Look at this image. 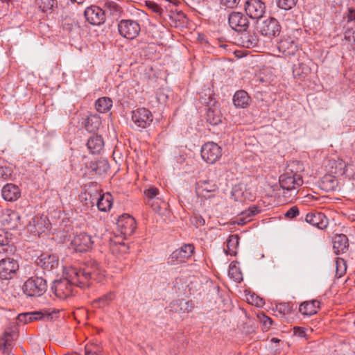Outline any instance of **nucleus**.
Instances as JSON below:
<instances>
[{"label": "nucleus", "instance_id": "f257e3e1", "mask_svg": "<svg viewBox=\"0 0 355 355\" xmlns=\"http://www.w3.org/2000/svg\"><path fill=\"white\" fill-rule=\"evenodd\" d=\"M80 277L75 270H69L67 277L53 281L51 290L55 296L60 300H65L74 295V288L80 287Z\"/></svg>", "mask_w": 355, "mask_h": 355}, {"label": "nucleus", "instance_id": "f03ea898", "mask_svg": "<svg viewBox=\"0 0 355 355\" xmlns=\"http://www.w3.org/2000/svg\"><path fill=\"white\" fill-rule=\"evenodd\" d=\"M70 270H76L80 282V288L89 286V281L94 279L101 282L104 277L103 271L100 269L98 263L95 261L85 262L84 266L80 268H72Z\"/></svg>", "mask_w": 355, "mask_h": 355}, {"label": "nucleus", "instance_id": "7ed1b4c3", "mask_svg": "<svg viewBox=\"0 0 355 355\" xmlns=\"http://www.w3.org/2000/svg\"><path fill=\"white\" fill-rule=\"evenodd\" d=\"M300 162H293L289 164L285 172L279 176V182L280 187L287 191L296 189L303 184L302 176L297 172L293 171V166L299 165Z\"/></svg>", "mask_w": 355, "mask_h": 355}, {"label": "nucleus", "instance_id": "20e7f679", "mask_svg": "<svg viewBox=\"0 0 355 355\" xmlns=\"http://www.w3.org/2000/svg\"><path fill=\"white\" fill-rule=\"evenodd\" d=\"M22 290L28 297H38L43 295L47 290V282L43 277L33 276L29 277L24 284Z\"/></svg>", "mask_w": 355, "mask_h": 355}, {"label": "nucleus", "instance_id": "39448f33", "mask_svg": "<svg viewBox=\"0 0 355 355\" xmlns=\"http://www.w3.org/2000/svg\"><path fill=\"white\" fill-rule=\"evenodd\" d=\"M11 255L0 250V278L1 279H12L19 270V263L17 260L10 257Z\"/></svg>", "mask_w": 355, "mask_h": 355}, {"label": "nucleus", "instance_id": "423d86ee", "mask_svg": "<svg viewBox=\"0 0 355 355\" xmlns=\"http://www.w3.org/2000/svg\"><path fill=\"white\" fill-rule=\"evenodd\" d=\"M228 23L231 28L236 32H245L250 24L247 15L236 11L230 13Z\"/></svg>", "mask_w": 355, "mask_h": 355}, {"label": "nucleus", "instance_id": "0eeeda50", "mask_svg": "<svg viewBox=\"0 0 355 355\" xmlns=\"http://www.w3.org/2000/svg\"><path fill=\"white\" fill-rule=\"evenodd\" d=\"M119 32L125 38L132 40L135 38L140 32V26L133 20H121L118 24Z\"/></svg>", "mask_w": 355, "mask_h": 355}, {"label": "nucleus", "instance_id": "6e6552de", "mask_svg": "<svg viewBox=\"0 0 355 355\" xmlns=\"http://www.w3.org/2000/svg\"><path fill=\"white\" fill-rule=\"evenodd\" d=\"M221 155V148L214 142H207L202 147V158L207 163H215Z\"/></svg>", "mask_w": 355, "mask_h": 355}, {"label": "nucleus", "instance_id": "1a4fd4ad", "mask_svg": "<svg viewBox=\"0 0 355 355\" xmlns=\"http://www.w3.org/2000/svg\"><path fill=\"white\" fill-rule=\"evenodd\" d=\"M153 119L151 112L146 108H139L132 112V121L137 127L141 129L149 126Z\"/></svg>", "mask_w": 355, "mask_h": 355}, {"label": "nucleus", "instance_id": "9d476101", "mask_svg": "<svg viewBox=\"0 0 355 355\" xmlns=\"http://www.w3.org/2000/svg\"><path fill=\"white\" fill-rule=\"evenodd\" d=\"M246 15L252 19L262 17L266 11V5L261 0H248L244 6Z\"/></svg>", "mask_w": 355, "mask_h": 355}, {"label": "nucleus", "instance_id": "9b49d317", "mask_svg": "<svg viewBox=\"0 0 355 355\" xmlns=\"http://www.w3.org/2000/svg\"><path fill=\"white\" fill-rule=\"evenodd\" d=\"M84 15L86 20L92 25H101L105 20V10L96 6L87 8Z\"/></svg>", "mask_w": 355, "mask_h": 355}, {"label": "nucleus", "instance_id": "f8f14e48", "mask_svg": "<svg viewBox=\"0 0 355 355\" xmlns=\"http://www.w3.org/2000/svg\"><path fill=\"white\" fill-rule=\"evenodd\" d=\"M93 243L91 236L85 232L74 236L71 243L74 250L79 252H87L92 249Z\"/></svg>", "mask_w": 355, "mask_h": 355}, {"label": "nucleus", "instance_id": "ddd939ff", "mask_svg": "<svg viewBox=\"0 0 355 355\" xmlns=\"http://www.w3.org/2000/svg\"><path fill=\"white\" fill-rule=\"evenodd\" d=\"M116 225L121 234L124 236L132 235L136 229L135 218L128 214H124L119 216Z\"/></svg>", "mask_w": 355, "mask_h": 355}, {"label": "nucleus", "instance_id": "4468645a", "mask_svg": "<svg viewBox=\"0 0 355 355\" xmlns=\"http://www.w3.org/2000/svg\"><path fill=\"white\" fill-rule=\"evenodd\" d=\"M90 198V203L93 205L96 202V205L101 211H107L112 207V196L108 193L101 195L98 193L97 190H95L94 196L91 194Z\"/></svg>", "mask_w": 355, "mask_h": 355}, {"label": "nucleus", "instance_id": "2eb2a0df", "mask_svg": "<svg viewBox=\"0 0 355 355\" xmlns=\"http://www.w3.org/2000/svg\"><path fill=\"white\" fill-rule=\"evenodd\" d=\"M259 28L263 35L269 37L278 35L281 31V26L278 21L273 17H269L263 21Z\"/></svg>", "mask_w": 355, "mask_h": 355}, {"label": "nucleus", "instance_id": "dca6fc26", "mask_svg": "<svg viewBox=\"0 0 355 355\" xmlns=\"http://www.w3.org/2000/svg\"><path fill=\"white\" fill-rule=\"evenodd\" d=\"M194 246L193 244H184L180 248L175 250L171 254L169 259L174 264V262L182 263L191 257L194 252Z\"/></svg>", "mask_w": 355, "mask_h": 355}, {"label": "nucleus", "instance_id": "f3484780", "mask_svg": "<svg viewBox=\"0 0 355 355\" xmlns=\"http://www.w3.org/2000/svg\"><path fill=\"white\" fill-rule=\"evenodd\" d=\"M37 265L46 271L58 268L59 259L55 254H42L35 261Z\"/></svg>", "mask_w": 355, "mask_h": 355}, {"label": "nucleus", "instance_id": "a211bd4d", "mask_svg": "<svg viewBox=\"0 0 355 355\" xmlns=\"http://www.w3.org/2000/svg\"><path fill=\"white\" fill-rule=\"evenodd\" d=\"M49 223L44 216H35L29 222L28 229L35 235L40 236L49 227Z\"/></svg>", "mask_w": 355, "mask_h": 355}, {"label": "nucleus", "instance_id": "6ab92c4d", "mask_svg": "<svg viewBox=\"0 0 355 355\" xmlns=\"http://www.w3.org/2000/svg\"><path fill=\"white\" fill-rule=\"evenodd\" d=\"M305 221L320 230L325 229L328 224V218L321 212H309L306 215Z\"/></svg>", "mask_w": 355, "mask_h": 355}, {"label": "nucleus", "instance_id": "aec40b11", "mask_svg": "<svg viewBox=\"0 0 355 355\" xmlns=\"http://www.w3.org/2000/svg\"><path fill=\"white\" fill-rule=\"evenodd\" d=\"M1 195L5 200L14 202L21 196V191L17 185L7 184L2 188Z\"/></svg>", "mask_w": 355, "mask_h": 355}, {"label": "nucleus", "instance_id": "412c9836", "mask_svg": "<svg viewBox=\"0 0 355 355\" xmlns=\"http://www.w3.org/2000/svg\"><path fill=\"white\" fill-rule=\"evenodd\" d=\"M218 189V186L214 180H199L196 183V191L198 196H205L204 192H214Z\"/></svg>", "mask_w": 355, "mask_h": 355}, {"label": "nucleus", "instance_id": "4be33fe9", "mask_svg": "<svg viewBox=\"0 0 355 355\" xmlns=\"http://www.w3.org/2000/svg\"><path fill=\"white\" fill-rule=\"evenodd\" d=\"M320 302L316 300L306 301L300 305L299 311L304 315H312L320 309Z\"/></svg>", "mask_w": 355, "mask_h": 355}, {"label": "nucleus", "instance_id": "5701e85b", "mask_svg": "<svg viewBox=\"0 0 355 355\" xmlns=\"http://www.w3.org/2000/svg\"><path fill=\"white\" fill-rule=\"evenodd\" d=\"M349 247L348 239L346 235L337 234L333 239V248L336 254L345 252Z\"/></svg>", "mask_w": 355, "mask_h": 355}, {"label": "nucleus", "instance_id": "b1692460", "mask_svg": "<svg viewBox=\"0 0 355 355\" xmlns=\"http://www.w3.org/2000/svg\"><path fill=\"white\" fill-rule=\"evenodd\" d=\"M15 334L13 332H5L0 338V349L4 354H9L13 347Z\"/></svg>", "mask_w": 355, "mask_h": 355}, {"label": "nucleus", "instance_id": "393cba45", "mask_svg": "<svg viewBox=\"0 0 355 355\" xmlns=\"http://www.w3.org/2000/svg\"><path fill=\"white\" fill-rule=\"evenodd\" d=\"M241 45L245 48H254L258 46L259 38L255 33H244L240 37Z\"/></svg>", "mask_w": 355, "mask_h": 355}, {"label": "nucleus", "instance_id": "a878e982", "mask_svg": "<svg viewBox=\"0 0 355 355\" xmlns=\"http://www.w3.org/2000/svg\"><path fill=\"white\" fill-rule=\"evenodd\" d=\"M250 97L244 90L237 91L233 96V103L236 107H246L250 105Z\"/></svg>", "mask_w": 355, "mask_h": 355}, {"label": "nucleus", "instance_id": "bb28decb", "mask_svg": "<svg viewBox=\"0 0 355 355\" xmlns=\"http://www.w3.org/2000/svg\"><path fill=\"white\" fill-rule=\"evenodd\" d=\"M87 146L92 154L99 153L104 146L103 139L99 135L90 137L87 141Z\"/></svg>", "mask_w": 355, "mask_h": 355}, {"label": "nucleus", "instance_id": "cd10ccee", "mask_svg": "<svg viewBox=\"0 0 355 355\" xmlns=\"http://www.w3.org/2000/svg\"><path fill=\"white\" fill-rule=\"evenodd\" d=\"M115 297V293L110 291L101 297L94 300L92 302V305L94 308L96 309L103 308L108 306L114 300Z\"/></svg>", "mask_w": 355, "mask_h": 355}, {"label": "nucleus", "instance_id": "c85d7f7f", "mask_svg": "<svg viewBox=\"0 0 355 355\" xmlns=\"http://www.w3.org/2000/svg\"><path fill=\"white\" fill-rule=\"evenodd\" d=\"M19 219L17 213L10 210H7L3 213L1 216V221L3 225L8 227H14L17 225V221Z\"/></svg>", "mask_w": 355, "mask_h": 355}, {"label": "nucleus", "instance_id": "c756f323", "mask_svg": "<svg viewBox=\"0 0 355 355\" xmlns=\"http://www.w3.org/2000/svg\"><path fill=\"white\" fill-rule=\"evenodd\" d=\"M33 320H42V319H52L53 318V314H57L59 313V310H57L54 308H49V309H43L40 311H34V312H30Z\"/></svg>", "mask_w": 355, "mask_h": 355}, {"label": "nucleus", "instance_id": "7c9ffc66", "mask_svg": "<svg viewBox=\"0 0 355 355\" xmlns=\"http://www.w3.org/2000/svg\"><path fill=\"white\" fill-rule=\"evenodd\" d=\"M279 49L286 55H294L297 49V46L291 38H287L280 42Z\"/></svg>", "mask_w": 355, "mask_h": 355}, {"label": "nucleus", "instance_id": "2f4dec72", "mask_svg": "<svg viewBox=\"0 0 355 355\" xmlns=\"http://www.w3.org/2000/svg\"><path fill=\"white\" fill-rule=\"evenodd\" d=\"M259 212L257 206L250 207L247 210L243 211L237 218L238 225H243L251 220V218Z\"/></svg>", "mask_w": 355, "mask_h": 355}, {"label": "nucleus", "instance_id": "473e14b6", "mask_svg": "<svg viewBox=\"0 0 355 355\" xmlns=\"http://www.w3.org/2000/svg\"><path fill=\"white\" fill-rule=\"evenodd\" d=\"M7 232L0 229V248L1 251H3L8 254H13L16 249L12 245H10L7 237Z\"/></svg>", "mask_w": 355, "mask_h": 355}, {"label": "nucleus", "instance_id": "72a5a7b5", "mask_svg": "<svg viewBox=\"0 0 355 355\" xmlns=\"http://www.w3.org/2000/svg\"><path fill=\"white\" fill-rule=\"evenodd\" d=\"M112 107V101L109 97H101L95 102V107L100 113L107 112Z\"/></svg>", "mask_w": 355, "mask_h": 355}, {"label": "nucleus", "instance_id": "f704fd0d", "mask_svg": "<svg viewBox=\"0 0 355 355\" xmlns=\"http://www.w3.org/2000/svg\"><path fill=\"white\" fill-rule=\"evenodd\" d=\"M239 244V236L237 234H232L227 241V248L225 252L227 254L234 256L236 254V249Z\"/></svg>", "mask_w": 355, "mask_h": 355}, {"label": "nucleus", "instance_id": "c9c22d12", "mask_svg": "<svg viewBox=\"0 0 355 355\" xmlns=\"http://www.w3.org/2000/svg\"><path fill=\"white\" fill-rule=\"evenodd\" d=\"M228 276L236 282H240L243 280L242 273L240 268L237 266V263L232 262L230 264Z\"/></svg>", "mask_w": 355, "mask_h": 355}, {"label": "nucleus", "instance_id": "e433bc0d", "mask_svg": "<svg viewBox=\"0 0 355 355\" xmlns=\"http://www.w3.org/2000/svg\"><path fill=\"white\" fill-rule=\"evenodd\" d=\"M206 120L211 125H215L220 123L221 116L220 112L211 108H208L206 113Z\"/></svg>", "mask_w": 355, "mask_h": 355}, {"label": "nucleus", "instance_id": "4c0bfd02", "mask_svg": "<svg viewBox=\"0 0 355 355\" xmlns=\"http://www.w3.org/2000/svg\"><path fill=\"white\" fill-rule=\"evenodd\" d=\"M77 26H78V24L74 21V19H71L70 17H66L62 19V27L64 31L71 32Z\"/></svg>", "mask_w": 355, "mask_h": 355}, {"label": "nucleus", "instance_id": "58836bf2", "mask_svg": "<svg viewBox=\"0 0 355 355\" xmlns=\"http://www.w3.org/2000/svg\"><path fill=\"white\" fill-rule=\"evenodd\" d=\"M298 0H276L277 6L283 10H288L293 8Z\"/></svg>", "mask_w": 355, "mask_h": 355}, {"label": "nucleus", "instance_id": "ea45409f", "mask_svg": "<svg viewBox=\"0 0 355 355\" xmlns=\"http://www.w3.org/2000/svg\"><path fill=\"white\" fill-rule=\"evenodd\" d=\"M322 183L324 187H325L324 189L330 190L334 189V187L337 185V180L332 176L327 175L324 177Z\"/></svg>", "mask_w": 355, "mask_h": 355}, {"label": "nucleus", "instance_id": "a19ab883", "mask_svg": "<svg viewBox=\"0 0 355 355\" xmlns=\"http://www.w3.org/2000/svg\"><path fill=\"white\" fill-rule=\"evenodd\" d=\"M212 91L207 89L200 94V101L202 104L209 105L212 101Z\"/></svg>", "mask_w": 355, "mask_h": 355}, {"label": "nucleus", "instance_id": "79ce46f5", "mask_svg": "<svg viewBox=\"0 0 355 355\" xmlns=\"http://www.w3.org/2000/svg\"><path fill=\"white\" fill-rule=\"evenodd\" d=\"M275 310L281 315L289 314L292 311V306L288 303H280L276 305Z\"/></svg>", "mask_w": 355, "mask_h": 355}, {"label": "nucleus", "instance_id": "37998d69", "mask_svg": "<svg viewBox=\"0 0 355 355\" xmlns=\"http://www.w3.org/2000/svg\"><path fill=\"white\" fill-rule=\"evenodd\" d=\"M105 12L107 11L110 15H116L120 12V7L114 1L105 2Z\"/></svg>", "mask_w": 355, "mask_h": 355}, {"label": "nucleus", "instance_id": "c03bdc74", "mask_svg": "<svg viewBox=\"0 0 355 355\" xmlns=\"http://www.w3.org/2000/svg\"><path fill=\"white\" fill-rule=\"evenodd\" d=\"M247 301L249 304L256 306H262L264 304L263 300L255 294H251L247 296Z\"/></svg>", "mask_w": 355, "mask_h": 355}, {"label": "nucleus", "instance_id": "a18cd8bd", "mask_svg": "<svg viewBox=\"0 0 355 355\" xmlns=\"http://www.w3.org/2000/svg\"><path fill=\"white\" fill-rule=\"evenodd\" d=\"M100 347L97 345L89 344L85 347V355H99Z\"/></svg>", "mask_w": 355, "mask_h": 355}, {"label": "nucleus", "instance_id": "49530a36", "mask_svg": "<svg viewBox=\"0 0 355 355\" xmlns=\"http://www.w3.org/2000/svg\"><path fill=\"white\" fill-rule=\"evenodd\" d=\"M12 174V170L8 166L0 167V179L3 180H8Z\"/></svg>", "mask_w": 355, "mask_h": 355}, {"label": "nucleus", "instance_id": "de8ad7c7", "mask_svg": "<svg viewBox=\"0 0 355 355\" xmlns=\"http://www.w3.org/2000/svg\"><path fill=\"white\" fill-rule=\"evenodd\" d=\"M39 1H40V8L44 12L51 10L53 6V0H39Z\"/></svg>", "mask_w": 355, "mask_h": 355}, {"label": "nucleus", "instance_id": "09e8293b", "mask_svg": "<svg viewBox=\"0 0 355 355\" xmlns=\"http://www.w3.org/2000/svg\"><path fill=\"white\" fill-rule=\"evenodd\" d=\"M17 320L19 322L24 324L33 321L30 312L19 314L17 317Z\"/></svg>", "mask_w": 355, "mask_h": 355}, {"label": "nucleus", "instance_id": "8fccbe9b", "mask_svg": "<svg viewBox=\"0 0 355 355\" xmlns=\"http://www.w3.org/2000/svg\"><path fill=\"white\" fill-rule=\"evenodd\" d=\"M293 335L300 338L308 339L306 329L302 327H295L293 328Z\"/></svg>", "mask_w": 355, "mask_h": 355}, {"label": "nucleus", "instance_id": "3c124183", "mask_svg": "<svg viewBox=\"0 0 355 355\" xmlns=\"http://www.w3.org/2000/svg\"><path fill=\"white\" fill-rule=\"evenodd\" d=\"M159 193L158 189L155 187H150L144 191V194L148 199H156V196Z\"/></svg>", "mask_w": 355, "mask_h": 355}, {"label": "nucleus", "instance_id": "603ef678", "mask_svg": "<svg viewBox=\"0 0 355 355\" xmlns=\"http://www.w3.org/2000/svg\"><path fill=\"white\" fill-rule=\"evenodd\" d=\"M240 1L241 0H220V3L227 8H234L238 6Z\"/></svg>", "mask_w": 355, "mask_h": 355}, {"label": "nucleus", "instance_id": "864d4df0", "mask_svg": "<svg viewBox=\"0 0 355 355\" xmlns=\"http://www.w3.org/2000/svg\"><path fill=\"white\" fill-rule=\"evenodd\" d=\"M299 209L296 206H293L285 213L284 216L286 218L292 219L299 215Z\"/></svg>", "mask_w": 355, "mask_h": 355}, {"label": "nucleus", "instance_id": "5fc2aeb1", "mask_svg": "<svg viewBox=\"0 0 355 355\" xmlns=\"http://www.w3.org/2000/svg\"><path fill=\"white\" fill-rule=\"evenodd\" d=\"M146 204L155 211H158L160 209L159 200L158 198L148 199Z\"/></svg>", "mask_w": 355, "mask_h": 355}, {"label": "nucleus", "instance_id": "6e6d98bb", "mask_svg": "<svg viewBox=\"0 0 355 355\" xmlns=\"http://www.w3.org/2000/svg\"><path fill=\"white\" fill-rule=\"evenodd\" d=\"M146 5L153 12L161 15L162 8L158 4L153 1H148L146 2Z\"/></svg>", "mask_w": 355, "mask_h": 355}, {"label": "nucleus", "instance_id": "4d7b16f0", "mask_svg": "<svg viewBox=\"0 0 355 355\" xmlns=\"http://www.w3.org/2000/svg\"><path fill=\"white\" fill-rule=\"evenodd\" d=\"M261 322L264 329H268L272 324V320L265 315H263L261 318Z\"/></svg>", "mask_w": 355, "mask_h": 355}, {"label": "nucleus", "instance_id": "13d9d810", "mask_svg": "<svg viewBox=\"0 0 355 355\" xmlns=\"http://www.w3.org/2000/svg\"><path fill=\"white\" fill-rule=\"evenodd\" d=\"M339 261H340L339 260H337V261H336V265H337V266H336V275H337V276H338L339 277H342V276L343 275V274L345 273V271L346 270V266H345V263H344L343 259H341V261L343 263V265H344V266H345V268H344V270H339V269H338V263H339Z\"/></svg>", "mask_w": 355, "mask_h": 355}, {"label": "nucleus", "instance_id": "bf43d9fd", "mask_svg": "<svg viewBox=\"0 0 355 355\" xmlns=\"http://www.w3.org/2000/svg\"><path fill=\"white\" fill-rule=\"evenodd\" d=\"M129 249V247L127 244L125 243H119V250L121 253H127L128 250Z\"/></svg>", "mask_w": 355, "mask_h": 355}, {"label": "nucleus", "instance_id": "052dcab7", "mask_svg": "<svg viewBox=\"0 0 355 355\" xmlns=\"http://www.w3.org/2000/svg\"><path fill=\"white\" fill-rule=\"evenodd\" d=\"M101 166L103 167V171H105L109 168L108 164L106 161H98L97 162V167ZM96 173H98V168H95Z\"/></svg>", "mask_w": 355, "mask_h": 355}, {"label": "nucleus", "instance_id": "680f3d73", "mask_svg": "<svg viewBox=\"0 0 355 355\" xmlns=\"http://www.w3.org/2000/svg\"><path fill=\"white\" fill-rule=\"evenodd\" d=\"M349 21H355V10H349L348 15Z\"/></svg>", "mask_w": 355, "mask_h": 355}, {"label": "nucleus", "instance_id": "e2e57ef3", "mask_svg": "<svg viewBox=\"0 0 355 355\" xmlns=\"http://www.w3.org/2000/svg\"><path fill=\"white\" fill-rule=\"evenodd\" d=\"M168 98V96H164V94H159V96H157V101L159 102H162V103H164L166 99Z\"/></svg>", "mask_w": 355, "mask_h": 355}, {"label": "nucleus", "instance_id": "0e129e2a", "mask_svg": "<svg viewBox=\"0 0 355 355\" xmlns=\"http://www.w3.org/2000/svg\"><path fill=\"white\" fill-rule=\"evenodd\" d=\"M198 220L199 224L201 225H204L205 223V220L201 216L199 217V219Z\"/></svg>", "mask_w": 355, "mask_h": 355}, {"label": "nucleus", "instance_id": "69168bd1", "mask_svg": "<svg viewBox=\"0 0 355 355\" xmlns=\"http://www.w3.org/2000/svg\"><path fill=\"white\" fill-rule=\"evenodd\" d=\"M198 39L202 43L207 42V40L205 39L203 35H199Z\"/></svg>", "mask_w": 355, "mask_h": 355}, {"label": "nucleus", "instance_id": "338daca9", "mask_svg": "<svg viewBox=\"0 0 355 355\" xmlns=\"http://www.w3.org/2000/svg\"><path fill=\"white\" fill-rule=\"evenodd\" d=\"M279 341H280V340H279L278 338H272L271 339V342H272V343H279Z\"/></svg>", "mask_w": 355, "mask_h": 355}, {"label": "nucleus", "instance_id": "774afa93", "mask_svg": "<svg viewBox=\"0 0 355 355\" xmlns=\"http://www.w3.org/2000/svg\"><path fill=\"white\" fill-rule=\"evenodd\" d=\"M71 3H76L77 1L76 0H69Z\"/></svg>", "mask_w": 355, "mask_h": 355}]
</instances>
